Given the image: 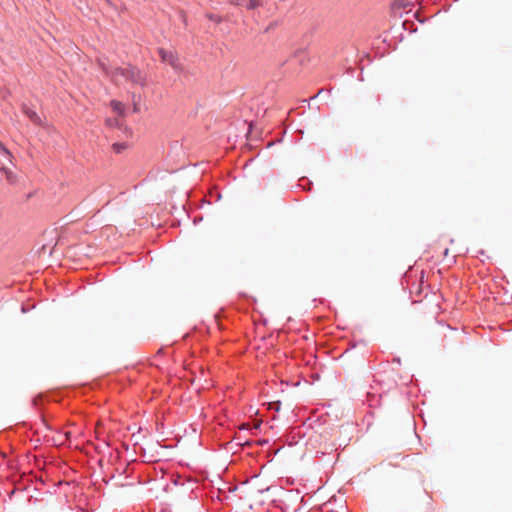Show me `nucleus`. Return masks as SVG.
Listing matches in <instances>:
<instances>
[{
	"mask_svg": "<svg viewBox=\"0 0 512 512\" xmlns=\"http://www.w3.org/2000/svg\"><path fill=\"white\" fill-rule=\"evenodd\" d=\"M130 81H132L134 88L132 91L133 112L140 113L147 110L145 95L142 91L146 84V76L140 72L135 75L134 71H130Z\"/></svg>",
	"mask_w": 512,
	"mask_h": 512,
	"instance_id": "obj_1",
	"label": "nucleus"
},
{
	"mask_svg": "<svg viewBox=\"0 0 512 512\" xmlns=\"http://www.w3.org/2000/svg\"><path fill=\"white\" fill-rule=\"evenodd\" d=\"M158 53L162 62L169 64L176 72H181L183 70L178 54L174 50L160 48Z\"/></svg>",
	"mask_w": 512,
	"mask_h": 512,
	"instance_id": "obj_2",
	"label": "nucleus"
},
{
	"mask_svg": "<svg viewBox=\"0 0 512 512\" xmlns=\"http://www.w3.org/2000/svg\"><path fill=\"white\" fill-rule=\"evenodd\" d=\"M0 172L5 176V179H6L8 184L16 185L18 183V176L11 169H9V168L5 167L4 165H2L0 167Z\"/></svg>",
	"mask_w": 512,
	"mask_h": 512,
	"instance_id": "obj_3",
	"label": "nucleus"
},
{
	"mask_svg": "<svg viewBox=\"0 0 512 512\" xmlns=\"http://www.w3.org/2000/svg\"><path fill=\"white\" fill-rule=\"evenodd\" d=\"M22 111L33 123L40 124V117L34 110L29 108L27 105H23Z\"/></svg>",
	"mask_w": 512,
	"mask_h": 512,
	"instance_id": "obj_4",
	"label": "nucleus"
},
{
	"mask_svg": "<svg viewBox=\"0 0 512 512\" xmlns=\"http://www.w3.org/2000/svg\"><path fill=\"white\" fill-rule=\"evenodd\" d=\"M111 107L113 109L114 112L118 113V114H122L123 111H124V105L118 101H112L111 102Z\"/></svg>",
	"mask_w": 512,
	"mask_h": 512,
	"instance_id": "obj_5",
	"label": "nucleus"
},
{
	"mask_svg": "<svg viewBox=\"0 0 512 512\" xmlns=\"http://www.w3.org/2000/svg\"><path fill=\"white\" fill-rule=\"evenodd\" d=\"M0 153L5 156L9 162H12V154L10 153V151L2 144V142L0 141Z\"/></svg>",
	"mask_w": 512,
	"mask_h": 512,
	"instance_id": "obj_6",
	"label": "nucleus"
},
{
	"mask_svg": "<svg viewBox=\"0 0 512 512\" xmlns=\"http://www.w3.org/2000/svg\"><path fill=\"white\" fill-rule=\"evenodd\" d=\"M126 149L125 143H114L112 145V150L116 154L122 153Z\"/></svg>",
	"mask_w": 512,
	"mask_h": 512,
	"instance_id": "obj_7",
	"label": "nucleus"
},
{
	"mask_svg": "<svg viewBox=\"0 0 512 512\" xmlns=\"http://www.w3.org/2000/svg\"><path fill=\"white\" fill-rule=\"evenodd\" d=\"M258 6H260V1L259 0H249L247 8L248 9H255Z\"/></svg>",
	"mask_w": 512,
	"mask_h": 512,
	"instance_id": "obj_8",
	"label": "nucleus"
},
{
	"mask_svg": "<svg viewBox=\"0 0 512 512\" xmlns=\"http://www.w3.org/2000/svg\"><path fill=\"white\" fill-rule=\"evenodd\" d=\"M106 123L110 127L120 125L118 119H107Z\"/></svg>",
	"mask_w": 512,
	"mask_h": 512,
	"instance_id": "obj_9",
	"label": "nucleus"
},
{
	"mask_svg": "<svg viewBox=\"0 0 512 512\" xmlns=\"http://www.w3.org/2000/svg\"><path fill=\"white\" fill-rule=\"evenodd\" d=\"M133 445H134V452L135 453H138L137 448H139V451L143 450L142 446L138 443V441H135V443Z\"/></svg>",
	"mask_w": 512,
	"mask_h": 512,
	"instance_id": "obj_10",
	"label": "nucleus"
},
{
	"mask_svg": "<svg viewBox=\"0 0 512 512\" xmlns=\"http://www.w3.org/2000/svg\"><path fill=\"white\" fill-rule=\"evenodd\" d=\"M275 405H276L275 409L278 411L280 409V405H279V403H275Z\"/></svg>",
	"mask_w": 512,
	"mask_h": 512,
	"instance_id": "obj_11",
	"label": "nucleus"
},
{
	"mask_svg": "<svg viewBox=\"0 0 512 512\" xmlns=\"http://www.w3.org/2000/svg\"><path fill=\"white\" fill-rule=\"evenodd\" d=\"M65 436H66V438H69L70 437V432H66Z\"/></svg>",
	"mask_w": 512,
	"mask_h": 512,
	"instance_id": "obj_12",
	"label": "nucleus"
}]
</instances>
